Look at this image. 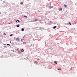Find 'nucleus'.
I'll list each match as a JSON object with an SVG mask.
<instances>
[{"mask_svg":"<svg viewBox=\"0 0 77 77\" xmlns=\"http://www.w3.org/2000/svg\"><path fill=\"white\" fill-rule=\"evenodd\" d=\"M16 40L17 42H18L19 41V39L18 38H16Z\"/></svg>","mask_w":77,"mask_h":77,"instance_id":"f257e3e1","label":"nucleus"},{"mask_svg":"<svg viewBox=\"0 0 77 77\" xmlns=\"http://www.w3.org/2000/svg\"><path fill=\"white\" fill-rule=\"evenodd\" d=\"M49 8H50V9H51V8H53V6H49Z\"/></svg>","mask_w":77,"mask_h":77,"instance_id":"f03ea898","label":"nucleus"},{"mask_svg":"<svg viewBox=\"0 0 77 77\" xmlns=\"http://www.w3.org/2000/svg\"><path fill=\"white\" fill-rule=\"evenodd\" d=\"M59 11H62V8H60L59 9Z\"/></svg>","mask_w":77,"mask_h":77,"instance_id":"7ed1b4c3","label":"nucleus"},{"mask_svg":"<svg viewBox=\"0 0 77 77\" xmlns=\"http://www.w3.org/2000/svg\"><path fill=\"white\" fill-rule=\"evenodd\" d=\"M23 2H21L20 3V5H23Z\"/></svg>","mask_w":77,"mask_h":77,"instance_id":"20e7f679","label":"nucleus"},{"mask_svg":"<svg viewBox=\"0 0 77 77\" xmlns=\"http://www.w3.org/2000/svg\"><path fill=\"white\" fill-rule=\"evenodd\" d=\"M38 19H35V22H36L37 21H38Z\"/></svg>","mask_w":77,"mask_h":77,"instance_id":"39448f33","label":"nucleus"},{"mask_svg":"<svg viewBox=\"0 0 77 77\" xmlns=\"http://www.w3.org/2000/svg\"><path fill=\"white\" fill-rule=\"evenodd\" d=\"M16 26L17 27H20V26L18 25H17Z\"/></svg>","mask_w":77,"mask_h":77,"instance_id":"423d86ee","label":"nucleus"},{"mask_svg":"<svg viewBox=\"0 0 77 77\" xmlns=\"http://www.w3.org/2000/svg\"><path fill=\"white\" fill-rule=\"evenodd\" d=\"M34 63H36V64H37L38 63L37 61H35V62H34Z\"/></svg>","mask_w":77,"mask_h":77,"instance_id":"0eeeda50","label":"nucleus"},{"mask_svg":"<svg viewBox=\"0 0 77 77\" xmlns=\"http://www.w3.org/2000/svg\"><path fill=\"white\" fill-rule=\"evenodd\" d=\"M54 63H55L56 64H57V62L56 61H55V62H54Z\"/></svg>","mask_w":77,"mask_h":77,"instance_id":"6e6552de","label":"nucleus"},{"mask_svg":"<svg viewBox=\"0 0 77 77\" xmlns=\"http://www.w3.org/2000/svg\"><path fill=\"white\" fill-rule=\"evenodd\" d=\"M64 6H65V8H67V5H66L65 4V5H64Z\"/></svg>","mask_w":77,"mask_h":77,"instance_id":"1a4fd4ad","label":"nucleus"},{"mask_svg":"<svg viewBox=\"0 0 77 77\" xmlns=\"http://www.w3.org/2000/svg\"><path fill=\"white\" fill-rule=\"evenodd\" d=\"M53 22L52 21H50V22L49 23H52Z\"/></svg>","mask_w":77,"mask_h":77,"instance_id":"9d476101","label":"nucleus"},{"mask_svg":"<svg viewBox=\"0 0 77 77\" xmlns=\"http://www.w3.org/2000/svg\"><path fill=\"white\" fill-rule=\"evenodd\" d=\"M57 26H55L53 27V29H55V28H56Z\"/></svg>","mask_w":77,"mask_h":77,"instance_id":"9b49d317","label":"nucleus"},{"mask_svg":"<svg viewBox=\"0 0 77 77\" xmlns=\"http://www.w3.org/2000/svg\"><path fill=\"white\" fill-rule=\"evenodd\" d=\"M17 21H18V22H19V20H17L16 21V23H17Z\"/></svg>","mask_w":77,"mask_h":77,"instance_id":"f8f14e48","label":"nucleus"},{"mask_svg":"<svg viewBox=\"0 0 77 77\" xmlns=\"http://www.w3.org/2000/svg\"><path fill=\"white\" fill-rule=\"evenodd\" d=\"M26 44V42H23V44L25 45Z\"/></svg>","mask_w":77,"mask_h":77,"instance_id":"ddd939ff","label":"nucleus"},{"mask_svg":"<svg viewBox=\"0 0 77 77\" xmlns=\"http://www.w3.org/2000/svg\"><path fill=\"white\" fill-rule=\"evenodd\" d=\"M21 51L22 52H23L24 51V50L23 49H22L21 50Z\"/></svg>","mask_w":77,"mask_h":77,"instance_id":"4468645a","label":"nucleus"},{"mask_svg":"<svg viewBox=\"0 0 77 77\" xmlns=\"http://www.w3.org/2000/svg\"><path fill=\"white\" fill-rule=\"evenodd\" d=\"M24 30V29L23 28L22 29V31H23Z\"/></svg>","mask_w":77,"mask_h":77,"instance_id":"2eb2a0df","label":"nucleus"},{"mask_svg":"<svg viewBox=\"0 0 77 77\" xmlns=\"http://www.w3.org/2000/svg\"><path fill=\"white\" fill-rule=\"evenodd\" d=\"M69 24H70V25H71V24L70 22H69Z\"/></svg>","mask_w":77,"mask_h":77,"instance_id":"dca6fc26","label":"nucleus"},{"mask_svg":"<svg viewBox=\"0 0 77 77\" xmlns=\"http://www.w3.org/2000/svg\"><path fill=\"white\" fill-rule=\"evenodd\" d=\"M7 45H9V46H10V44H7Z\"/></svg>","mask_w":77,"mask_h":77,"instance_id":"f3484780","label":"nucleus"},{"mask_svg":"<svg viewBox=\"0 0 77 77\" xmlns=\"http://www.w3.org/2000/svg\"><path fill=\"white\" fill-rule=\"evenodd\" d=\"M4 34L5 35H6V34H5V33H4Z\"/></svg>","mask_w":77,"mask_h":77,"instance_id":"a211bd4d","label":"nucleus"},{"mask_svg":"<svg viewBox=\"0 0 77 77\" xmlns=\"http://www.w3.org/2000/svg\"><path fill=\"white\" fill-rule=\"evenodd\" d=\"M57 69L60 70H61V69L60 68V69Z\"/></svg>","mask_w":77,"mask_h":77,"instance_id":"6ab92c4d","label":"nucleus"},{"mask_svg":"<svg viewBox=\"0 0 77 77\" xmlns=\"http://www.w3.org/2000/svg\"><path fill=\"white\" fill-rule=\"evenodd\" d=\"M12 35H13V34L11 35H10V36H11Z\"/></svg>","mask_w":77,"mask_h":77,"instance_id":"aec40b11","label":"nucleus"},{"mask_svg":"<svg viewBox=\"0 0 77 77\" xmlns=\"http://www.w3.org/2000/svg\"><path fill=\"white\" fill-rule=\"evenodd\" d=\"M6 46H4V48H6Z\"/></svg>","mask_w":77,"mask_h":77,"instance_id":"412c9836","label":"nucleus"},{"mask_svg":"<svg viewBox=\"0 0 77 77\" xmlns=\"http://www.w3.org/2000/svg\"><path fill=\"white\" fill-rule=\"evenodd\" d=\"M37 60H40V59L38 58V59H37Z\"/></svg>","mask_w":77,"mask_h":77,"instance_id":"4be33fe9","label":"nucleus"},{"mask_svg":"<svg viewBox=\"0 0 77 77\" xmlns=\"http://www.w3.org/2000/svg\"><path fill=\"white\" fill-rule=\"evenodd\" d=\"M24 17H27V16H24Z\"/></svg>","mask_w":77,"mask_h":77,"instance_id":"5701e85b","label":"nucleus"},{"mask_svg":"<svg viewBox=\"0 0 77 77\" xmlns=\"http://www.w3.org/2000/svg\"><path fill=\"white\" fill-rule=\"evenodd\" d=\"M10 23H8V24H10Z\"/></svg>","mask_w":77,"mask_h":77,"instance_id":"b1692460","label":"nucleus"},{"mask_svg":"<svg viewBox=\"0 0 77 77\" xmlns=\"http://www.w3.org/2000/svg\"><path fill=\"white\" fill-rule=\"evenodd\" d=\"M11 43V41H10V43Z\"/></svg>","mask_w":77,"mask_h":77,"instance_id":"393cba45","label":"nucleus"},{"mask_svg":"<svg viewBox=\"0 0 77 77\" xmlns=\"http://www.w3.org/2000/svg\"><path fill=\"white\" fill-rule=\"evenodd\" d=\"M23 40H24V38H23Z\"/></svg>","mask_w":77,"mask_h":77,"instance_id":"a878e982","label":"nucleus"},{"mask_svg":"<svg viewBox=\"0 0 77 77\" xmlns=\"http://www.w3.org/2000/svg\"><path fill=\"white\" fill-rule=\"evenodd\" d=\"M1 33V32L0 31V33Z\"/></svg>","mask_w":77,"mask_h":77,"instance_id":"bb28decb","label":"nucleus"},{"mask_svg":"<svg viewBox=\"0 0 77 77\" xmlns=\"http://www.w3.org/2000/svg\"><path fill=\"white\" fill-rule=\"evenodd\" d=\"M21 40V41H22V39Z\"/></svg>","mask_w":77,"mask_h":77,"instance_id":"cd10ccee","label":"nucleus"},{"mask_svg":"<svg viewBox=\"0 0 77 77\" xmlns=\"http://www.w3.org/2000/svg\"><path fill=\"white\" fill-rule=\"evenodd\" d=\"M28 1H29V0H28Z\"/></svg>","mask_w":77,"mask_h":77,"instance_id":"c85d7f7f","label":"nucleus"}]
</instances>
